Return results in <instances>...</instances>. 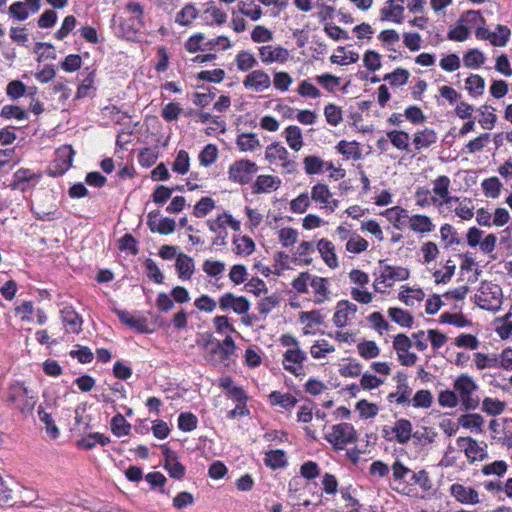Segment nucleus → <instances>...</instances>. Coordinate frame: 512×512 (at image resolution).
Returning a JSON list of instances; mask_svg holds the SVG:
<instances>
[{
    "mask_svg": "<svg viewBox=\"0 0 512 512\" xmlns=\"http://www.w3.org/2000/svg\"><path fill=\"white\" fill-rule=\"evenodd\" d=\"M258 171L255 162L250 160H239L229 167V179L239 184L249 183Z\"/></svg>",
    "mask_w": 512,
    "mask_h": 512,
    "instance_id": "20e7f679",
    "label": "nucleus"
},
{
    "mask_svg": "<svg viewBox=\"0 0 512 512\" xmlns=\"http://www.w3.org/2000/svg\"><path fill=\"white\" fill-rule=\"evenodd\" d=\"M415 201L420 207L438 204V198L426 187H418L415 191Z\"/></svg>",
    "mask_w": 512,
    "mask_h": 512,
    "instance_id": "473e14b6",
    "label": "nucleus"
},
{
    "mask_svg": "<svg viewBox=\"0 0 512 512\" xmlns=\"http://www.w3.org/2000/svg\"><path fill=\"white\" fill-rule=\"evenodd\" d=\"M269 397L272 404L279 405L285 409L293 408L297 403V399L290 393L282 394L281 392L273 391Z\"/></svg>",
    "mask_w": 512,
    "mask_h": 512,
    "instance_id": "79ce46f5",
    "label": "nucleus"
},
{
    "mask_svg": "<svg viewBox=\"0 0 512 512\" xmlns=\"http://www.w3.org/2000/svg\"><path fill=\"white\" fill-rule=\"evenodd\" d=\"M410 77V72L403 68H397L384 76L383 80L388 81L392 87L405 85Z\"/></svg>",
    "mask_w": 512,
    "mask_h": 512,
    "instance_id": "2f4dec72",
    "label": "nucleus"
},
{
    "mask_svg": "<svg viewBox=\"0 0 512 512\" xmlns=\"http://www.w3.org/2000/svg\"><path fill=\"white\" fill-rule=\"evenodd\" d=\"M110 442V439L101 433H91L79 441L78 445L84 449H92L96 444L105 446Z\"/></svg>",
    "mask_w": 512,
    "mask_h": 512,
    "instance_id": "37998d69",
    "label": "nucleus"
},
{
    "mask_svg": "<svg viewBox=\"0 0 512 512\" xmlns=\"http://www.w3.org/2000/svg\"><path fill=\"white\" fill-rule=\"evenodd\" d=\"M236 65L239 70L241 71H248L249 69L253 68L257 61L254 57V55L249 51H241L236 55Z\"/></svg>",
    "mask_w": 512,
    "mask_h": 512,
    "instance_id": "603ef678",
    "label": "nucleus"
},
{
    "mask_svg": "<svg viewBox=\"0 0 512 512\" xmlns=\"http://www.w3.org/2000/svg\"><path fill=\"white\" fill-rule=\"evenodd\" d=\"M450 186L451 180L446 175H440L435 180H433L432 193L438 198V202L442 198H447V193H449Z\"/></svg>",
    "mask_w": 512,
    "mask_h": 512,
    "instance_id": "c756f323",
    "label": "nucleus"
},
{
    "mask_svg": "<svg viewBox=\"0 0 512 512\" xmlns=\"http://www.w3.org/2000/svg\"><path fill=\"white\" fill-rule=\"evenodd\" d=\"M264 462L266 466L272 469L282 468L287 465L285 452L282 450H271L266 453Z\"/></svg>",
    "mask_w": 512,
    "mask_h": 512,
    "instance_id": "f704fd0d",
    "label": "nucleus"
},
{
    "mask_svg": "<svg viewBox=\"0 0 512 512\" xmlns=\"http://www.w3.org/2000/svg\"><path fill=\"white\" fill-rule=\"evenodd\" d=\"M176 269L180 279H190L194 271L193 259L184 253H180L176 259Z\"/></svg>",
    "mask_w": 512,
    "mask_h": 512,
    "instance_id": "5701e85b",
    "label": "nucleus"
},
{
    "mask_svg": "<svg viewBox=\"0 0 512 512\" xmlns=\"http://www.w3.org/2000/svg\"><path fill=\"white\" fill-rule=\"evenodd\" d=\"M337 149L339 153H341L346 158L358 159L360 156L358 145L354 141L348 142L345 140H341L337 145Z\"/></svg>",
    "mask_w": 512,
    "mask_h": 512,
    "instance_id": "338daca9",
    "label": "nucleus"
},
{
    "mask_svg": "<svg viewBox=\"0 0 512 512\" xmlns=\"http://www.w3.org/2000/svg\"><path fill=\"white\" fill-rule=\"evenodd\" d=\"M119 319L129 327L135 329L138 332L147 331V323L145 319L135 318L126 311L118 312Z\"/></svg>",
    "mask_w": 512,
    "mask_h": 512,
    "instance_id": "58836bf2",
    "label": "nucleus"
},
{
    "mask_svg": "<svg viewBox=\"0 0 512 512\" xmlns=\"http://www.w3.org/2000/svg\"><path fill=\"white\" fill-rule=\"evenodd\" d=\"M510 35L511 31L507 26L498 24L496 26V31L490 32L489 42L493 46L503 47L509 41Z\"/></svg>",
    "mask_w": 512,
    "mask_h": 512,
    "instance_id": "c85d7f7f",
    "label": "nucleus"
},
{
    "mask_svg": "<svg viewBox=\"0 0 512 512\" xmlns=\"http://www.w3.org/2000/svg\"><path fill=\"white\" fill-rule=\"evenodd\" d=\"M217 156H218L217 147L213 144H208L200 152L198 158H199V162L202 166L208 167L216 161Z\"/></svg>",
    "mask_w": 512,
    "mask_h": 512,
    "instance_id": "864d4df0",
    "label": "nucleus"
},
{
    "mask_svg": "<svg viewBox=\"0 0 512 512\" xmlns=\"http://www.w3.org/2000/svg\"><path fill=\"white\" fill-rule=\"evenodd\" d=\"M458 421L463 428L473 429L478 433L483 431L484 418L480 414H465Z\"/></svg>",
    "mask_w": 512,
    "mask_h": 512,
    "instance_id": "cd10ccee",
    "label": "nucleus"
},
{
    "mask_svg": "<svg viewBox=\"0 0 512 512\" xmlns=\"http://www.w3.org/2000/svg\"><path fill=\"white\" fill-rule=\"evenodd\" d=\"M243 85L254 92H263L270 88L271 79L263 70H254L245 77Z\"/></svg>",
    "mask_w": 512,
    "mask_h": 512,
    "instance_id": "1a4fd4ad",
    "label": "nucleus"
},
{
    "mask_svg": "<svg viewBox=\"0 0 512 512\" xmlns=\"http://www.w3.org/2000/svg\"><path fill=\"white\" fill-rule=\"evenodd\" d=\"M409 228L418 233H429L433 231L434 225L426 215L416 214L410 217Z\"/></svg>",
    "mask_w": 512,
    "mask_h": 512,
    "instance_id": "393cba45",
    "label": "nucleus"
},
{
    "mask_svg": "<svg viewBox=\"0 0 512 512\" xmlns=\"http://www.w3.org/2000/svg\"><path fill=\"white\" fill-rule=\"evenodd\" d=\"M197 16V10L193 5H186L176 15L175 21L182 26L189 25Z\"/></svg>",
    "mask_w": 512,
    "mask_h": 512,
    "instance_id": "e2e57ef3",
    "label": "nucleus"
},
{
    "mask_svg": "<svg viewBox=\"0 0 512 512\" xmlns=\"http://www.w3.org/2000/svg\"><path fill=\"white\" fill-rule=\"evenodd\" d=\"M453 387L465 410H475L479 406L480 399L475 395L478 385L471 376L461 374L455 379Z\"/></svg>",
    "mask_w": 512,
    "mask_h": 512,
    "instance_id": "f257e3e1",
    "label": "nucleus"
},
{
    "mask_svg": "<svg viewBox=\"0 0 512 512\" xmlns=\"http://www.w3.org/2000/svg\"><path fill=\"white\" fill-rule=\"evenodd\" d=\"M502 294L498 285L486 284L482 285L479 292L475 294V303L484 310L496 311L500 308Z\"/></svg>",
    "mask_w": 512,
    "mask_h": 512,
    "instance_id": "7ed1b4c3",
    "label": "nucleus"
},
{
    "mask_svg": "<svg viewBox=\"0 0 512 512\" xmlns=\"http://www.w3.org/2000/svg\"><path fill=\"white\" fill-rule=\"evenodd\" d=\"M457 444L459 447L464 449L466 457L474 462L476 460H484L487 458V453L485 451V447H482L478 444V442L471 437H459L457 439Z\"/></svg>",
    "mask_w": 512,
    "mask_h": 512,
    "instance_id": "9b49d317",
    "label": "nucleus"
},
{
    "mask_svg": "<svg viewBox=\"0 0 512 512\" xmlns=\"http://www.w3.org/2000/svg\"><path fill=\"white\" fill-rule=\"evenodd\" d=\"M163 454L165 457L164 468L169 475L172 478L181 479L185 474V467L178 461L177 455L169 448H165Z\"/></svg>",
    "mask_w": 512,
    "mask_h": 512,
    "instance_id": "2eb2a0df",
    "label": "nucleus"
},
{
    "mask_svg": "<svg viewBox=\"0 0 512 512\" xmlns=\"http://www.w3.org/2000/svg\"><path fill=\"white\" fill-rule=\"evenodd\" d=\"M236 350L237 346L231 336H226L224 340L217 341L219 364L228 366L229 361L232 360Z\"/></svg>",
    "mask_w": 512,
    "mask_h": 512,
    "instance_id": "f3484780",
    "label": "nucleus"
},
{
    "mask_svg": "<svg viewBox=\"0 0 512 512\" xmlns=\"http://www.w3.org/2000/svg\"><path fill=\"white\" fill-rule=\"evenodd\" d=\"M305 172L309 175H314L322 172L325 168L326 170H330L333 168V164L331 162H325L320 157L317 156H307L303 160Z\"/></svg>",
    "mask_w": 512,
    "mask_h": 512,
    "instance_id": "412c9836",
    "label": "nucleus"
},
{
    "mask_svg": "<svg viewBox=\"0 0 512 512\" xmlns=\"http://www.w3.org/2000/svg\"><path fill=\"white\" fill-rule=\"evenodd\" d=\"M236 143H237L238 147L240 148V150L243 152L255 151L257 149V147H259V145H260L259 139L257 138V135L254 133L240 134L237 137Z\"/></svg>",
    "mask_w": 512,
    "mask_h": 512,
    "instance_id": "7c9ffc66",
    "label": "nucleus"
},
{
    "mask_svg": "<svg viewBox=\"0 0 512 512\" xmlns=\"http://www.w3.org/2000/svg\"><path fill=\"white\" fill-rule=\"evenodd\" d=\"M484 61L485 56L478 49H471L463 56L464 65L468 68H478Z\"/></svg>",
    "mask_w": 512,
    "mask_h": 512,
    "instance_id": "3c124183",
    "label": "nucleus"
},
{
    "mask_svg": "<svg viewBox=\"0 0 512 512\" xmlns=\"http://www.w3.org/2000/svg\"><path fill=\"white\" fill-rule=\"evenodd\" d=\"M358 353L364 359H372L380 354V349L374 341L364 340L357 345Z\"/></svg>",
    "mask_w": 512,
    "mask_h": 512,
    "instance_id": "a18cd8bd",
    "label": "nucleus"
},
{
    "mask_svg": "<svg viewBox=\"0 0 512 512\" xmlns=\"http://www.w3.org/2000/svg\"><path fill=\"white\" fill-rule=\"evenodd\" d=\"M281 185V180L278 177L271 175H260L257 177L254 192L255 193H265L270 190H277Z\"/></svg>",
    "mask_w": 512,
    "mask_h": 512,
    "instance_id": "aec40b11",
    "label": "nucleus"
},
{
    "mask_svg": "<svg viewBox=\"0 0 512 512\" xmlns=\"http://www.w3.org/2000/svg\"><path fill=\"white\" fill-rule=\"evenodd\" d=\"M310 287L314 295V302L316 304H322L329 300V287L328 280L319 276H312Z\"/></svg>",
    "mask_w": 512,
    "mask_h": 512,
    "instance_id": "dca6fc26",
    "label": "nucleus"
},
{
    "mask_svg": "<svg viewBox=\"0 0 512 512\" xmlns=\"http://www.w3.org/2000/svg\"><path fill=\"white\" fill-rule=\"evenodd\" d=\"M332 193L326 184L317 183L311 189V199L316 203L324 206H329Z\"/></svg>",
    "mask_w": 512,
    "mask_h": 512,
    "instance_id": "bb28decb",
    "label": "nucleus"
},
{
    "mask_svg": "<svg viewBox=\"0 0 512 512\" xmlns=\"http://www.w3.org/2000/svg\"><path fill=\"white\" fill-rule=\"evenodd\" d=\"M437 140V134L433 129L425 128L414 134L413 143L417 150L428 148Z\"/></svg>",
    "mask_w": 512,
    "mask_h": 512,
    "instance_id": "4be33fe9",
    "label": "nucleus"
},
{
    "mask_svg": "<svg viewBox=\"0 0 512 512\" xmlns=\"http://www.w3.org/2000/svg\"><path fill=\"white\" fill-rule=\"evenodd\" d=\"M0 116L5 119L16 118L17 120H25L28 114L25 110L15 105H5L2 107Z\"/></svg>",
    "mask_w": 512,
    "mask_h": 512,
    "instance_id": "13d9d810",
    "label": "nucleus"
},
{
    "mask_svg": "<svg viewBox=\"0 0 512 512\" xmlns=\"http://www.w3.org/2000/svg\"><path fill=\"white\" fill-rule=\"evenodd\" d=\"M8 401L12 404H18L22 412L31 411L36 404V399L28 395V389L21 383L11 385Z\"/></svg>",
    "mask_w": 512,
    "mask_h": 512,
    "instance_id": "39448f33",
    "label": "nucleus"
},
{
    "mask_svg": "<svg viewBox=\"0 0 512 512\" xmlns=\"http://www.w3.org/2000/svg\"><path fill=\"white\" fill-rule=\"evenodd\" d=\"M403 14L404 7L402 5H394V0H388L386 6L380 10V20L401 23L404 18Z\"/></svg>",
    "mask_w": 512,
    "mask_h": 512,
    "instance_id": "a211bd4d",
    "label": "nucleus"
},
{
    "mask_svg": "<svg viewBox=\"0 0 512 512\" xmlns=\"http://www.w3.org/2000/svg\"><path fill=\"white\" fill-rule=\"evenodd\" d=\"M392 432L395 434V439L398 443L405 444L411 438L412 424L406 419L397 420L392 428Z\"/></svg>",
    "mask_w": 512,
    "mask_h": 512,
    "instance_id": "b1692460",
    "label": "nucleus"
},
{
    "mask_svg": "<svg viewBox=\"0 0 512 512\" xmlns=\"http://www.w3.org/2000/svg\"><path fill=\"white\" fill-rule=\"evenodd\" d=\"M409 277V270L404 267L385 266L376 278L374 289L377 291L378 284H384L386 287H391L396 281H403Z\"/></svg>",
    "mask_w": 512,
    "mask_h": 512,
    "instance_id": "423d86ee",
    "label": "nucleus"
},
{
    "mask_svg": "<svg viewBox=\"0 0 512 512\" xmlns=\"http://www.w3.org/2000/svg\"><path fill=\"white\" fill-rule=\"evenodd\" d=\"M307 359L306 353L300 348H289L283 355V367L285 370L300 376L302 372V363Z\"/></svg>",
    "mask_w": 512,
    "mask_h": 512,
    "instance_id": "0eeeda50",
    "label": "nucleus"
},
{
    "mask_svg": "<svg viewBox=\"0 0 512 512\" xmlns=\"http://www.w3.org/2000/svg\"><path fill=\"white\" fill-rule=\"evenodd\" d=\"M62 323L68 332L78 334L82 330V318L71 306H66L60 311Z\"/></svg>",
    "mask_w": 512,
    "mask_h": 512,
    "instance_id": "ddd939ff",
    "label": "nucleus"
},
{
    "mask_svg": "<svg viewBox=\"0 0 512 512\" xmlns=\"http://www.w3.org/2000/svg\"><path fill=\"white\" fill-rule=\"evenodd\" d=\"M259 56L263 63H285L289 58V51L282 46H262L259 48Z\"/></svg>",
    "mask_w": 512,
    "mask_h": 512,
    "instance_id": "f8f14e48",
    "label": "nucleus"
},
{
    "mask_svg": "<svg viewBox=\"0 0 512 512\" xmlns=\"http://www.w3.org/2000/svg\"><path fill=\"white\" fill-rule=\"evenodd\" d=\"M288 151L287 149L280 145L279 143H272L270 144L267 149H266V159L272 163L276 160H279V161H286V159L288 158Z\"/></svg>",
    "mask_w": 512,
    "mask_h": 512,
    "instance_id": "4c0bfd02",
    "label": "nucleus"
},
{
    "mask_svg": "<svg viewBox=\"0 0 512 512\" xmlns=\"http://www.w3.org/2000/svg\"><path fill=\"white\" fill-rule=\"evenodd\" d=\"M189 166L190 158L188 153L185 150H180L172 164V170L179 174H186L189 170Z\"/></svg>",
    "mask_w": 512,
    "mask_h": 512,
    "instance_id": "5fc2aeb1",
    "label": "nucleus"
},
{
    "mask_svg": "<svg viewBox=\"0 0 512 512\" xmlns=\"http://www.w3.org/2000/svg\"><path fill=\"white\" fill-rule=\"evenodd\" d=\"M392 145L399 150H407L409 146V134L402 130H393L387 133Z\"/></svg>",
    "mask_w": 512,
    "mask_h": 512,
    "instance_id": "e433bc0d",
    "label": "nucleus"
},
{
    "mask_svg": "<svg viewBox=\"0 0 512 512\" xmlns=\"http://www.w3.org/2000/svg\"><path fill=\"white\" fill-rule=\"evenodd\" d=\"M215 207V202L210 197L201 198L195 205L193 214L197 218L206 216Z\"/></svg>",
    "mask_w": 512,
    "mask_h": 512,
    "instance_id": "052dcab7",
    "label": "nucleus"
},
{
    "mask_svg": "<svg viewBox=\"0 0 512 512\" xmlns=\"http://www.w3.org/2000/svg\"><path fill=\"white\" fill-rule=\"evenodd\" d=\"M298 235L297 230L290 227L282 228L278 232L279 241L284 247L293 246L298 240Z\"/></svg>",
    "mask_w": 512,
    "mask_h": 512,
    "instance_id": "0e129e2a",
    "label": "nucleus"
},
{
    "mask_svg": "<svg viewBox=\"0 0 512 512\" xmlns=\"http://www.w3.org/2000/svg\"><path fill=\"white\" fill-rule=\"evenodd\" d=\"M26 92L27 86L20 80L11 81L6 87V94L12 100L19 99L24 96Z\"/></svg>",
    "mask_w": 512,
    "mask_h": 512,
    "instance_id": "bf43d9fd",
    "label": "nucleus"
},
{
    "mask_svg": "<svg viewBox=\"0 0 512 512\" xmlns=\"http://www.w3.org/2000/svg\"><path fill=\"white\" fill-rule=\"evenodd\" d=\"M40 7V0L17 1L9 7V14L18 21H24L29 17L30 13L38 12Z\"/></svg>",
    "mask_w": 512,
    "mask_h": 512,
    "instance_id": "9d476101",
    "label": "nucleus"
},
{
    "mask_svg": "<svg viewBox=\"0 0 512 512\" xmlns=\"http://www.w3.org/2000/svg\"><path fill=\"white\" fill-rule=\"evenodd\" d=\"M399 298L406 305L412 306V305H414L415 301H422L425 298V293L420 288L411 289L408 287H406V288L402 287V290L399 293Z\"/></svg>",
    "mask_w": 512,
    "mask_h": 512,
    "instance_id": "a19ab883",
    "label": "nucleus"
},
{
    "mask_svg": "<svg viewBox=\"0 0 512 512\" xmlns=\"http://www.w3.org/2000/svg\"><path fill=\"white\" fill-rule=\"evenodd\" d=\"M433 403V396L429 390H418L411 400L413 407L415 408H429Z\"/></svg>",
    "mask_w": 512,
    "mask_h": 512,
    "instance_id": "09e8293b",
    "label": "nucleus"
},
{
    "mask_svg": "<svg viewBox=\"0 0 512 512\" xmlns=\"http://www.w3.org/2000/svg\"><path fill=\"white\" fill-rule=\"evenodd\" d=\"M481 186L487 197L495 199L500 195L502 183L497 177H491L483 180Z\"/></svg>",
    "mask_w": 512,
    "mask_h": 512,
    "instance_id": "49530a36",
    "label": "nucleus"
},
{
    "mask_svg": "<svg viewBox=\"0 0 512 512\" xmlns=\"http://www.w3.org/2000/svg\"><path fill=\"white\" fill-rule=\"evenodd\" d=\"M393 478L395 481L410 483L411 474L413 473L408 467L404 466L400 461L394 462L392 465Z\"/></svg>",
    "mask_w": 512,
    "mask_h": 512,
    "instance_id": "6e6d98bb",
    "label": "nucleus"
},
{
    "mask_svg": "<svg viewBox=\"0 0 512 512\" xmlns=\"http://www.w3.org/2000/svg\"><path fill=\"white\" fill-rule=\"evenodd\" d=\"M504 409L505 403L498 399L486 397L482 402V410L492 416L500 415Z\"/></svg>",
    "mask_w": 512,
    "mask_h": 512,
    "instance_id": "8fccbe9b",
    "label": "nucleus"
},
{
    "mask_svg": "<svg viewBox=\"0 0 512 512\" xmlns=\"http://www.w3.org/2000/svg\"><path fill=\"white\" fill-rule=\"evenodd\" d=\"M325 439L335 449L342 450L356 440V432L352 424L340 423L332 426L331 431L325 435Z\"/></svg>",
    "mask_w": 512,
    "mask_h": 512,
    "instance_id": "f03ea898",
    "label": "nucleus"
},
{
    "mask_svg": "<svg viewBox=\"0 0 512 512\" xmlns=\"http://www.w3.org/2000/svg\"><path fill=\"white\" fill-rule=\"evenodd\" d=\"M317 249L321 254L322 259L330 268L338 267V259L335 253V247L333 243L327 239H321L317 243Z\"/></svg>",
    "mask_w": 512,
    "mask_h": 512,
    "instance_id": "6ab92c4d",
    "label": "nucleus"
},
{
    "mask_svg": "<svg viewBox=\"0 0 512 512\" xmlns=\"http://www.w3.org/2000/svg\"><path fill=\"white\" fill-rule=\"evenodd\" d=\"M335 347L330 345L328 341H317L310 349L311 356L315 359L324 358L327 354L333 353Z\"/></svg>",
    "mask_w": 512,
    "mask_h": 512,
    "instance_id": "4d7b16f0",
    "label": "nucleus"
},
{
    "mask_svg": "<svg viewBox=\"0 0 512 512\" xmlns=\"http://www.w3.org/2000/svg\"><path fill=\"white\" fill-rule=\"evenodd\" d=\"M226 265L222 261L205 260L202 265L203 271L210 277L218 278L225 271Z\"/></svg>",
    "mask_w": 512,
    "mask_h": 512,
    "instance_id": "de8ad7c7",
    "label": "nucleus"
},
{
    "mask_svg": "<svg viewBox=\"0 0 512 512\" xmlns=\"http://www.w3.org/2000/svg\"><path fill=\"white\" fill-rule=\"evenodd\" d=\"M285 139L289 147L294 151H299L303 146L302 131L298 126L290 125L285 131Z\"/></svg>",
    "mask_w": 512,
    "mask_h": 512,
    "instance_id": "a878e982",
    "label": "nucleus"
},
{
    "mask_svg": "<svg viewBox=\"0 0 512 512\" xmlns=\"http://www.w3.org/2000/svg\"><path fill=\"white\" fill-rule=\"evenodd\" d=\"M147 224L152 232H158L163 235L173 233L176 226L174 219L168 217L161 219L157 226L153 220H148Z\"/></svg>",
    "mask_w": 512,
    "mask_h": 512,
    "instance_id": "c9c22d12",
    "label": "nucleus"
},
{
    "mask_svg": "<svg viewBox=\"0 0 512 512\" xmlns=\"http://www.w3.org/2000/svg\"><path fill=\"white\" fill-rule=\"evenodd\" d=\"M438 403L442 407L455 408L459 404V399L454 390H443L438 394Z\"/></svg>",
    "mask_w": 512,
    "mask_h": 512,
    "instance_id": "680f3d73",
    "label": "nucleus"
},
{
    "mask_svg": "<svg viewBox=\"0 0 512 512\" xmlns=\"http://www.w3.org/2000/svg\"><path fill=\"white\" fill-rule=\"evenodd\" d=\"M451 494L455 499L463 504H477L479 502L478 492L462 484H453L450 488Z\"/></svg>",
    "mask_w": 512,
    "mask_h": 512,
    "instance_id": "4468645a",
    "label": "nucleus"
},
{
    "mask_svg": "<svg viewBox=\"0 0 512 512\" xmlns=\"http://www.w3.org/2000/svg\"><path fill=\"white\" fill-rule=\"evenodd\" d=\"M357 305L348 301L341 300L337 303L336 311L333 315V323L336 327H345L348 322L355 316Z\"/></svg>",
    "mask_w": 512,
    "mask_h": 512,
    "instance_id": "6e6552de",
    "label": "nucleus"
},
{
    "mask_svg": "<svg viewBox=\"0 0 512 512\" xmlns=\"http://www.w3.org/2000/svg\"><path fill=\"white\" fill-rule=\"evenodd\" d=\"M111 431L117 437L126 436L130 433L131 425L120 413L116 414L111 420Z\"/></svg>",
    "mask_w": 512,
    "mask_h": 512,
    "instance_id": "72a5a7b5",
    "label": "nucleus"
},
{
    "mask_svg": "<svg viewBox=\"0 0 512 512\" xmlns=\"http://www.w3.org/2000/svg\"><path fill=\"white\" fill-rule=\"evenodd\" d=\"M324 115L326 121L332 126H337L343 120L341 109L334 104H328L325 106Z\"/></svg>",
    "mask_w": 512,
    "mask_h": 512,
    "instance_id": "774afa93",
    "label": "nucleus"
},
{
    "mask_svg": "<svg viewBox=\"0 0 512 512\" xmlns=\"http://www.w3.org/2000/svg\"><path fill=\"white\" fill-rule=\"evenodd\" d=\"M466 89L473 97L480 96L485 89V80L480 75L472 74L466 79Z\"/></svg>",
    "mask_w": 512,
    "mask_h": 512,
    "instance_id": "ea45409f",
    "label": "nucleus"
},
{
    "mask_svg": "<svg viewBox=\"0 0 512 512\" xmlns=\"http://www.w3.org/2000/svg\"><path fill=\"white\" fill-rule=\"evenodd\" d=\"M490 140V134L483 133L480 134L478 137L474 138L473 140L469 141L465 149L469 154H474L476 152H480L483 150V148L486 146V144Z\"/></svg>",
    "mask_w": 512,
    "mask_h": 512,
    "instance_id": "69168bd1",
    "label": "nucleus"
},
{
    "mask_svg": "<svg viewBox=\"0 0 512 512\" xmlns=\"http://www.w3.org/2000/svg\"><path fill=\"white\" fill-rule=\"evenodd\" d=\"M390 318L402 327H411L413 324L412 315L400 308H390L388 310Z\"/></svg>",
    "mask_w": 512,
    "mask_h": 512,
    "instance_id": "c03bdc74",
    "label": "nucleus"
}]
</instances>
